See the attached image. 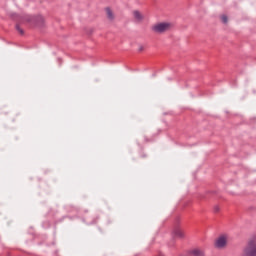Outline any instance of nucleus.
I'll list each match as a JSON object with an SVG mask.
<instances>
[{
    "mask_svg": "<svg viewBox=\"0 0 256 256\" xmlns=\"http://www.w3.org/2000/svg\"><path fill=\"white\" fill-rule=\"evenodd\" d=\"M173 29V23L171 22H159L152 26V31L158 35H163Z\"/></svg>",
    "mask_w": 256,
    "mask_h": 256,
    "instance_id": "f257e3e1",
    "label": "nucleus"
},
{
    "mask_svg": "<svg viewBox=\"0 0 256 256\" xmlns=\"http://www.w3.org/2000/svg\"><path fill=\"white\" fill-rule=\"evenodd\" d=\"M242 256H256V238H253L244 249Z\"/></svg>",
    "mask_w": 256,
    "mask_h": 256,
    "instance_id": "f03ea898",
    "label": "nucleus"
},
{
    "mask_svg": "<svg viewBox=\"0 0 256 256\" xmlns=\"http://www.w3.org/2000/svg\"><path fill=\"white\" fill-rule=\"evenodd\" d=\"M216 249H225L227 247V235L222 234L215 240Z\"/></svg>",
    "mask_w": 256,
    "mask_h": 256,
    "instance_id": "7ed1b4c3",
    "label": "nucleus"
},
{
    "mask_svg": "<svg viewBox=\"0 0 256 256\" xmlns=\"http://www.w3.org/2000/svg\"><path fill=\"white\" fill-rule=\"evenodd\" d=\"M133 17L137 23H141V21H143V19H145V16H143V13H141L139 10L133 11Z\"/></svg>",
    "mask_w": 256,
    "mask_h": 256,
    "instance_id": "20e7f679",
    "label": "nucleus"
},
{
    "mask_svg": "<svg viewBox=\"0 0 256 256\" xmlns=\"http://www.w3.org/2000/svg\"><path fill=\"white\" fill-rule=\"evenodd\" d=\"M105 13L108 21H115V12H113L111 8H106Z\"/></svg>",
    "mask_w": 256,
    "mask_h": 256,
    "instance_id": "39448f33",
    "label": "nucleus"
},
{
    "mask_svg": "<svg viewBox=\"0 0 256 256\" xmlns=\"http://www.w3.org/2000/svg\"><path fill=\"white\" fill-rule=\"evenodd\" d=\"M28 21H35L36 25H43L45 18H43V16H37L36 18L29 17Z\"/></svg>",
    "mask_w": 256,
    "mask_h": 256,
    "instance_id": "423d86ee",
    "label": "nucleus"
},
{
    "mask_svg": "<svg viewBox=\"0 0 256 256\" xmlns=\"http://www.w3.org/2000/svg\"><path fill=\"white\" fill-rule=\"evenodd\" d=\"M189 253L191 256H205V252L199 248L193 249Z\"/></svg>",
    "mask_w": 256,
    "mask_h": 256,
    "instance_id": "0eeeda50",
    "label": "nucleus"
},
{
    "mask_svg": "<svg viewBox=\"0 0 256 256\" xmlns=\"http://www.w3.org/2000/svg\"><path fill=\"white\" fill-rule=\"evenodd\" d=\"M174 235L175 237H183V230H181V228H176L174 230Z\"/></svg>",
    "mask_w": 256,
    "mask_h": 256,
    "instance_id": "6e6552de",
    "label": "nucleus"
},
{
    "mask_svg": "<svg viewBox=\"0 0 256 256\" xmlns=\"http://www.w3.org/2000/svg\"><path fill=\"white\" fill-rule=\"evenodd\" d=\"M221 21H222V23H227V21H228L227 16L226 15H222L221 16Z\"/></svg>",
    "mask_w": 256,
    "mask_h": 256,
    "instance_id": "1a4fd4ad",
    "label": "nucleus"
},
{
    "mask_svg": "<svg viewBox=\"0 0 256 256\" xmlns=\"http://www.w3.org/2000/svg\"><path fill=\"white\" fill-rule=\"evenodd\" d=\"M16 29H17V31H19V33H20L21 35H23V29H21V27L16 26Z\"/></svg>",
    "mask_w": 256,
    "mask_h": 256,
    "instance_id": "9d476101",
    "label": "nucleus"
},
{
    "mask_svg": "<svg viewBox=\"0 0 256 256\" xmlns=\"http://www.w3.org/2000/svg\"><path fill=\"white\" fill-rule=\"evenodd\" d=\"M145 47L144 46H139L138 50L139 51H144Z\"/></svg>",
    "mask_w": 256,
    "mask_h": 256,
    "instance_id": "9b49d317",
    "label": "nucleus"
},
{
    "mask_svg": "<svg viewBox=\"0 0 256 256\" xmlns=\"http://www.w3.org/2000/svg\"><path fill=\"white\" fill-rule=\"evenodd\" d=\"M215 211H216V212L219 211V207L216 206V207H215Z\"/></svg>",
    "mask_w": 256,
    "mask_h": 256,
    "instance_id": "f8f14e48",
    "label": "nucleus"
}]
</instances>
